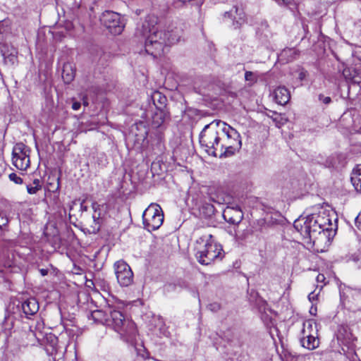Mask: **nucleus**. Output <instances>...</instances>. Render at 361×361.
<instances>
[{"label":"nucleus","mask_w":361,"mask_h":361,"mask_svg":"<svg viewBox=\"0 0 361 361\" xmlns=\"http://www.w3.org/2000/svg\"><path fill=\"white\" fill-rule=\"evenodd\" d=\"M115 274L118 283L121 286H128L133 281V273L130 266L123 260L114 264Z\"/></svg>","instance_id":"obj_8"},{"label":"nucleus","mask_w":361,"mask_h":361,"mask_svg":"<svg viewBox=\"0 0 361 361\" xmlns=\"http://www.w3.org/2000/svg\"><path fill=\"white\" fill-rule=\"evenodd\" d=\"M4 62L6 64L13 66L18 61L17 56L13 54H11L7 56H5V55H4Z\"/></svg>","instance_id":"obj_27"},{"label":"nucleus","mask_w":361,"mask_h":361,"mask_svg":"<svg viewBox=\"0 0 361 361\" xmlns=\"http://www.w3.org/2000/svg\"><path fill=\"white\" fill-rule=\"evenodd\" d=\"M90 281H91V280H89V281H88V280H87V282H86V283H87V286L88 287H90V286H91V285H92V284H91Z\"/></svg>","instance_id":"obj_43"},{"label":"nucleus","mask_w":361,"mask_h":361,"mask_svg":"<svg viewBox=\"0 0 361 361\" xmlns=\"http://www.w3.org/2000/svg\"><path fill=\"white\" fill-rule=\"evenodd\" d=\"M101 207L102 205L95 202L92 204V207L94 210L92 224L87 228L90 233H97L100 230L103 223V219L101 216Z\"/></svg>","instance_id":"obj_13"},{"label":"nucleus","mask_w":361,"mask_h":361,"mask_svg":"<svg viewBox=\"0 0 361 361\" xmlns=\"http://www.w3.org/2000/svg\"><path fill=\"white\" fill-rule=\"evenodd\" d=\"M57 234H58V231L56 230V228H53V231H52L51 235H52L53 236H56V235H57Z\"/></svg>","instance_id":"obj_42"},{"label":"nucleus","mask_w":361,"mask_h":361,"mask_svg":"<svg viewBox=\"0 0 361 361\" xmlns=\"http://www.w3.org/2000/svg\"><path fill=\"white\" fill-rule=\"evenodd\" d=\"M280 5H287L289 3V0H275Z\"/></svg>","instance_id":"obj_38"},{"label":"nucleus","mask_w":361,"mask_h":361,"mask_svg":"<svg viewBox=\"0 0 361 361\" xmlns=\"http://www.w3.org/2000/svg\"><path fill=\"white\" fill-rule=\"evenodd\" d=\"M100 20L113 35H119L123 30L124 24L121 20V16L118 13L106 11L102 13Z\"/></svg>","instance_id":"obj_7"},{"label":"nucleus","mask_w":361,"mask_h":361,"mask_svg":"<svg viewBox=\"0 0 361 361\" xmlns=\"http://www.w3.org/2000/svg\"><path fill=\"white\" fill-rule=\"evenodd\" d=\"M301 345L308 350H314L319 346V341L317 336L300 337Z\"/></svg>","instance_id":"obj_21"},{"label":"nucleus","mask_w":361,"mask_h":361,"mask_svg":"<svg viewBox=\"0 0 361 361\" xmlns=\"http://www.w3.org/2000/svg\"><path fill=\"white\" fill-rule=\"evenodd\" d=\"M30 149L22 142L14 145L12 151V163L19 170L25 171L30 166Z\"/></svg>","instance_id":"obj_6"},{"label":"nucleus","mask_w":361,"mask_h":361,"mask_svg":"<svg viewBox=\"0 0 361 361\" xmlns=\"http://www.w3.org/2000/svg\"><path fill=\"white\" fill-rule=\"evenodd\" d=\"M91 317L94 322L112 328L121 336H130L135 331V323L128 319L121 311L109 302L104 310L92 311Z\"/></svg>","instance_id":"obj_3"},{"label":"nucleus","mask_w":361,"mask_h":361,"mask_svg":"<svg viewBox=\"0 0 361 361\" xmlns=\"http://www.w3.org/2000/svg\"><path fill=\"white\" fill-rule=\"evenodd\" d=\"M353 261H355V262H357V261L359 260V259H358V258H357V257H353Z\"/></svg>","instance_id":"obj_44"},{"label":"nucleus","mask_w":361,"mask_h":361,"mask_svg":"<svg viewBox=\"0 0 361 361\" xmlns=\"http://www.w3.org/2000/svg\"><path fill=\"white\" fill-rule=\"evenodd\" d=\"M45 350L48 355L56 353L58 350V338L53 334H49L45 338Z\"/></svg>","instance_id":"obj_18"},{"label":"nucleus","mask_w":361,"mask_h":361,"mask_svg":"<svg viewBox=\"0 0 361 361\" xmlns=\"http://www.w3.org/2000/svg\"><path fill=\"white\" fill-rule=\"evenodd\" d=\"M166 113L161 106H156V111L152 115V125L154 128L161 126L165 121Z\"/></svg>","instance_id":"obj_19"},{"label":"nucleus","mask_w":361,"mask_h":361,"mask_svg":"<svg viewBox=\"0 0 361 361\" xmlns=\"http://www.w3.org/2000/svg\"><path fill=\"white\" fill-rule=\"evenodd\" d=\"M82 271V269L78 266H74V267L72 270L73 273L75 274H81Z\"/></svg>","instance_id":"obj_36"},{"label":"nucleus","mask_w":361,"mask_h":361,"mask_svg":"<svg viewBox=\"0 0 361 361\" xmlns=\"http://www.w3.org/2000/svg\"><path fill=\"white\" fill-rule=\"evenodd\" d=\"M143 27H144V29H145V30H146V29H147V27H146V25H145V24H144V25H143Z\"/></svg>","instance_id":"obj_46"},{"label":"nucleus","mask_w":361,"mask_h":361,"mask_svg":"<svg viewBox=\"0 0 361 361\" xmlns=\"http://www.w3.org/2000/svg\"><path fill=\"white\" fill-rule=\"evenodd\" d=\"M208 308L212 312H217L220 310L221 306L217 302L211 303L208 305Z\"/></svg>","instance_id":"obj_33"},{"label":"nucleus","mask_w":361,"mask_h":361,"mask_svg":"<svg viewBox=\"0 0 361 361\" xmlns=\"http://www.w3.org/2000/svg\"><path fill=\"white\" fill-rule=\"evenodd\" d=\"M195 245L197 248L222 247L216 237L207 233L201 235L195 240Z\"/></svg>","instance_id":"obj_12"},{"label":"nucleus","mask_w":361,"mask_h":361,"mask_svg":"<svg viewBox=\"0 0 361 361\" xmlns=\"http://www.w3.org/2000/svg\"><path fill=\"white\" fill-rule=\"evenodd\" d=\"M39 272L41 274L42 276H44L46 275H47L48 274V270L47 269H41L39 270Z\"/></svg>","instance_id":"obj_39"},{"label":"nucleus","mask_w":361,"mask_h":361,"mask_svg":"<svg viewBox=\"0 0 361 361\" xmlns=\"http://www.w3.org/2000/svg\"><path fill=\"white\" fill-rule=\"evenodd\" d=\"M319 100L326 105L329 104L331 102V99L330 97H326L322 94L319 95Z\"/></svg>","instance_id":"obj_32"},{"label":"nucleus","mask_w":361,"mask_h":361,"mask_svg":"<svg viewBox=\"0 0 361 361\" xmlns=\"http://www.w3.org/2000/svg\"><path fill=\"white\" fill-rule=\"evenodd\" d=\"M88 103L87 102H84V105H87Z\"/></svg>","instance_id":"obj_47"},{"label":"nucleus","mask_w":361,"mask_h":361,"mask_svg":"<svg viewBox=\"0 0 361 361\" xmlns=\"http://www.w3.org/2000/svg\"><path fill=\"white\" fill-rule=\"evenodd\" d=\"M8 223V219L6 214V213L3 211H0V228H2L3 226H5Z\"/></svg>","instance_id":"obj_29"},{"label":"nucleus","mask_w":361,"mask_h":361,"mask_svg":"<svg viewBox=\"0 0 361 361\" xmlns=\"http://www.w3.org/2000/svg\"><path fill=\"white\" fill-rule=\"evenodd\" d=\"M258 77L255 73L252 71H245V80L248 82L250 86H252L255 82H257Z\"/></svg>","instance_id":"obj_26"},{"label":"nucleus","mask_w":361,"mask_h":361,"mask_svg":"<svg viewBox=\"0 0 361 361\" xmlns=\"http://www.w3.org/2000/svg\"><path fill=\"white\" fill-rule=\"evenodd\" d=\"M75 78V69L70 63L63 64L62 70V78L66 83H70Z\"/></svg>","instance_id":"obj_22"},{"label":"nucleus","mask_w":361,"mask_h":361,"mask_svg":"<svg viewBox=\"0 0 361 361\" xmlns=\"http://www.w3.org/2000/svg\"><path fill=\"white\" fill-rule=\"evenodd\" d=\"M221 251L224 250H201L197 252L195 256L200 264L208 265L214 259L224 257V254Z\"/></svg>","instance_id":"obj_9"},{"label":"nucleus","mask_w":361,"mask_h":361,"mask_svg":"<svg viewBox=\"0 0 361 361\" xmlns=\"http://www.w3.org/2000/svg\"><path fill=\"white\" fill-rule=\"evenodd\" d=\"M350 180L356 191L361 193V164L353 169Z\"/></svg>","instance_id":"obj_20"},{"label":"nucleus","mask_w":361,"mask_h":361,"mask_svg":"<svg viewBox=\"0 0 361 361\" xmlns=\"http://www.w3.org/2000/svg\"><path fill=\"white\" fill-rule=\"evenodd\" d=\"M80 106H81V104H80V103L79 102H75L72 104V109L73 110L77 111V110H78L80 108Z\"/></svg>","instance_id":"obj_37"},{"label":"nucleus","mask_w":361,"mask_h":361,"mask_svg":"<svg viewBox=\"0 0 361 361\" xmlns=\"http://www.w3.org/2000/svg\"><path fill=\"white\" fill-rule=\"evenodd\" d=\"M183 24L180 22H173L164 31L166 33V41L168 46L177 43L183 34Z\"/></svg>","instance_id":"obj_10"},{"label":"nucleus","mask_w":361,"mask_h":361,"mask_svg":"<svg viewBox=\"0 0 361 361\" xmlns=\"http://www.w3.org/2000/svg\"><path fill=\"white\" fill-rule=\"evenodd\" d=\"M276 103L281 105L286 104L290 98L289 90L286 87H279L274 92Z\"/></svg>","instance_id":"obj_15"},{"label":"nucleus","mask_w":361,"mask_h":361,"mask_svg":"<svg viewBox=\"0 0 361 361\" xmlns=\"http://www.w3.org/2000/svg\"><path fill=\"white\" fill-rule=\"evenodd\" d=\"M293 226L302 235L301 244L307 248L314 245L316 240L324 241L325 246L329 247L336 234L329 215L322 208L318 213L300 216Z\"/></svg>","instance_id":"obj_2"},{"label":"nucleus","mask_w":361,"mask_h":361,"mask_svg":"<svg viewBox=\"0 0 361 361\" xmlns=\"http://www.w3.org/2000/svg\"><path fill=\"white\" fill-rule=\"evenodd\" d=\"M42 189L41 180L39 179H35L32 185H27V192L30 195L36 194L39 190Z\"/></svg>","instance_id":"obj_24"},{"label":"nucleus","mask_w":361,"mask_h":361,"mask_svg":"<svg viewBox=\"0 0 361 361\" xmlns=\"http://www.w3.org/2000/svg\"><path fill=\"white\" fill-rule=\"evenodd\" d=\"M8 178L11 181H13L16 184L20 185L23 182V179L15 173H11L9 174Z\"/></svg>","instance_id":"obj_30"},{"label":"nucleus","mask_w":361,"mask_h":361,"mask_svg":"<svg viewBox=\"0 0 361 361\" xmlns=\"http://www.w3.org/2000/svg\"><path fill=\"white\" fill-rule=\"evenodd\" d=\"M223 216L228 223L238 224L243 219V214L239 207H228L224 211Z\"/></svg>","instance_id":"obj_14"},{"label":"nucleus","mask_w":361,"mask_h":361,"mask_svg":"<svg viewBox=\"0 0 361 361\" xmlns=\"http://www.w3.org/2000/svg\"><path fill=\"white\" fill-rule=\"evenodd\" d=\"M28 336L30 337V338H35V340L34 342L32 343V345H36L37 344H40L42 345V343H41V339L37 336V335L35 334V333H34L33 331H30V333L28 334Z\"/></svg>","instance_id":"obj_31"},{"label":"nucleus","mask_w":361,"mask_h":361,"mask_svg":"<svg viewBox=\"0 0 361 361\" xmlns=\"http://www.w3.org/2000/svg\"><path fill=\"white\" fill-rule=\"evenodd\" d=\"M355 225L359 230H361V212L355 218Z\"/></svg>","instance_id":"obj_35"},{"label":"nucleus","mask_w":361,"mask_h":361,"mask_svg":"<svg viewBox=\"0 0 361 361\" xmlns=\"http://www.w3.org/2000/svg\"><path fill=\"white\" fill-rule=\"evenodd\" d=\"M143 224L146 230L151 232L158 229L163 224L164 214L157 204H151L143 212Z\"/></svg>","instance_id":"obj_5"},{"label":"nucleus","mask_w":361,"mask_h":361,"mask_svg":"<svg viewBox=\"0 0 361 361\" xmlns=\"http://www.w3.org/2000/svg\"><path fill=\"white\" fill-rule=\"evenodd\" d=\"M341 335V329L339 330V334H338L339 338H340Z\"/></svg>","instance_id":"obj_45"},{"label":"nucleus","mask_w":361,"mask_h":361,"mask_svg":"<svg viewBox=\"0 0 361 361\" xmlns=\"http://www.w3.org/2000/svg\"><path fill=\"white\" fill-rule=\"evenodd\" d=\"M225 18H228L233 20V26L234 29H238L245 23V14L243 8L237 6H233V8L224 13Z\"/></svg>","instance_id":"obj_11"},{"label":"nucleus","mask_w":361,"mask_h":361,"mask_svg":"<svg viewBox=\"0 0 361 361\" xmlns=\"http://www.w3.org/2000/svg\"><path fill=\"white\" fill-rule=\"evenodd\" d=\"M316 281L317 283H323L324 285L326 284V278L324 274H319L317 275Z\"/></svg>","instance_id":"obj_34"},{"label":"nucleus","mask_w":361,"mask_h":361,"mask_svg":"<svg viewBox=\"0 0 361 361\" xmlns=\"http://www.w3.org/2000/svg\"><path fill=\"white\" fill-rule=\"evenodd\" d=\"M267 306L266 302H262V305L259 307V311L262 312V319L268 325L271 324V317L269 315L267 312L272 314V311Z\"/></svg>","instance_id":"obj_23"},{"label":"nucleus","mask_w":361,"mask_h":361,"mask_svg":"<svg viewBox=\"0 0 361 361\" xmlns=\"http://www.w3.org/2000/svg\"><path fill=\"white\" fill-rule=\"evenodd\" d=\"M317 336V329L316 323L313 320H307L303 322L302 329L301 331V337Z\"/></svg>","instance_id":"obj_17"},{"label":"nucleus","mask_w":361,"mask_h":361,"mask_svg":"<svg viewBox=\"0 0 361 361\" xmlns=\"http://www.w3.org/2000/svg\"><path fill=\"white\" fill-rule=\"evenodd\" d=\"M22 309L27 317L32 316L39 310L38 302L35 298H30L22 304Z\"/></svg>","instance_id":"obj_16"},{"label":"nucleus","mask_w":361,"mask_h":361,"mask_svg":"<svg viewBox=\"0 0 361 361\" xmlns=\"http://www.w3.org/2000/svg\"><path fill=\"white\" fill-rule=\"evenodd\" d=\"M200 144L209 155L229 157L242 146L240 133L221 120L206 125L200 134Z\"/></svg>","instance_id":"obj_1"},{"label":"nucleus","mask_w":361,"mask_h":361,"mask_svg":"<svg viewBox=\"0 0 361 361\" xmlns=\"http://www.w3.org/2000/svg\"><path fill=\"white\" fill-rule=\"evenodd\" d=\"M50 226H52V225H50ZM49 226H47L45 227V229H44V234H45L46 235H49V233H48V230H49Z\"/></svg>","instance_id":"obj_41"},{"label":"nucleus","mask_w":361,"mask_h":361,"mask_svg":"<svg viewBox=\"0 0 361 361\" xmlns=\"http://www.w3.org/2000/svg\"><path fill=\"white\" fill-rule=\"evenodd\" d=\"M90 282L94 286L100 287L102 290L104 291H107L109 290V284L104 279L95 278L94 281H90Z\"/></svg>","instance_id":"obj_25"},{"label":"nucleus","mask_w":361,"mask_h":361,"mask_svg":"<svg viewBox=\"0 0 361 361\" xmlns=\"http://www.w3.org/2000/svg\"><path fill=\"white\" fill-rule=\"evenodd\" d=\"M314 298H315V295H314V293L312 292L309 294L308 295V298L310 301H312V300H314Z\"/></svg>","instance_id":"obj_40"},{"label":"nucleus","mask_w":361,"mask_h":361,"mask_svg":"<svg viewBox=\"0 0 361 361\" xmlns=\"http://www.w3.org/2000/svg\"><path fill=\"white\" fill-rule=\"evenodd\" d=\"M152 100L154 102L156 99H157L160 104L161 106H164V102L166 101V97L164 96H162L161 94L159 92H155L153 93L152 96Z\"/></svg>","instance_id":"obj_28"},{"label":"nucleus","mask_w":361,"mask_h":361,"mask_svg":"<svg viewBox=\"0 0 361 361\" xmlns=\"http://www.w3.org/2000/svg\"><path fill=\"white\" fill-rule=\"evenodd\" d=\"M166 47V33L161 30L159 31L155 27L149 29L145 44L146 52L157 58L164 54V48Z\"/></svg>","instance_id":"obj_4"}]
</instances>
